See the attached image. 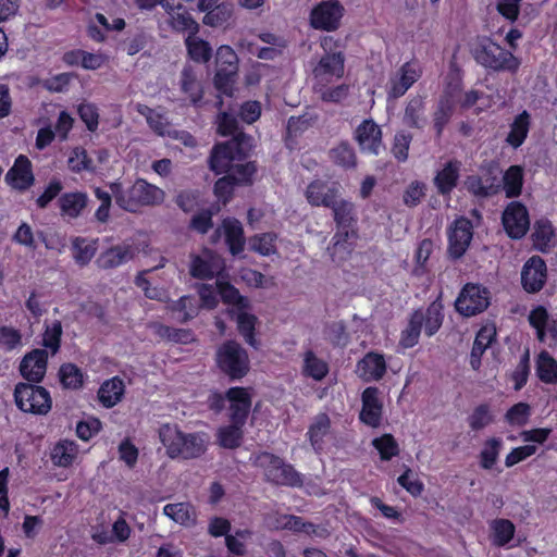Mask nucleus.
Segmentation results:
<instances>
[{
  "mask_svg": "<svg viewBox=\"0 0 557 557\" xmlns=\"http://www.w3.org/2000/svg\"><path fill=\"white\" fill-rule=\"evenodd\" d=\"M253 149V138L240 133L233 139L215 144L209 157L210 170L225 174L214 183V195L226 203L235 186H250L257 173L255 161H247Z\"/></svg>",
  "mask_w": 557,
  "mask_h": 557,
  "instance_id": "1",
  "label": "nucleus"
},
{
  "mask_svg": "<svg viewBox=\"0 0 557 557\" xmlns=\"http://www.w3.org/2000/svg\"><path fill=\"white\" fill-rule=\"evenodd\" d=\"M159 438L171 459L191 460L200 458L208 449L209 436L205 432H183L177 425L162 424Z\"/></svg>",
  "mask_w": 557,
  "mask_h": 557,
  "instance_id": "2",
  "label": "nucleus"
},
{
  "mask_svg": "<svg viewBox=\"0 0 557 557\" xmlns=\"http://www.w3.org/2000/svg\"><path fill=\"white\" fill-rule=\"evenodd\" d=\"M470 53L488 72L516 74L521 65L518 57L487 36L478 37L470 46Z\"/></svg>",
  "mask_w": 557,
  "mask_h": 557,
  "instance_id": "3",
  "label": "nucleus"
},
{
  "mask_svg": "<svg viewBox=\"0 0 557 557\" xmlns=\"http://www.w3.org/2000/svg\"><path fill=\"white\" fill-rule=\"evenodd\" d=\"M111 193L115 203L123 210L136 212L140 207L161 203L164 199V191L148 183L146 180L137 178L132 186L124 188L121 183L110 184Z\"/></svg>",
  "mask_w": 557,
  "mask_h": 557,
  "instance_id": "4",
  "label": "nucleus"
},
{
  "mask_svg": "<svg viewBox=\"0 0 557 557\" xmlns=\"http://www.w3.org/2000/svg\"><path fill=\"white\" fill-rule=\"evenodd\" d=\"M255 467L263 470L267 482L277 486L300 487L304 484L301 473L293 465L273 453L263 450L251 456Z\"/></svg>",
  "mask_w": 557,
  "mask_h": 557,
  "instance_id": "5",
  "label": "nucleus"
},
{
  "mask_svg": "<svg viewBox=\"0 0 557 557\" xmlns=\"http://www.w3.org/2000/svg\"><path fill=\"white\" fill-rule=\"evenodd\" d=\"M335 223L332 242L335 248L350 249L358 238V212L349 199L339 198L329 207Z\"/></svg>",
  "mask_w": 557,
  "mask_h": 557,
  "instance_id": "6",
  "label": "nucleus"
},
{
  "mask_svg": "<svg viewBox=\"0 0 557 557\" xmlns=\"http://www.w3.org/2000/svg\"><path fill=\"white\" fill-rule=\"evenodd\" d=\"M218 369L230 381H240L250 370V360L247 350L236 341L228 339L222 343L215 352Z\"/></svg>",
  "mask_w": 557,
  "mask_h": 557,
  "instance_id": "7",
  "label": "nucleus"
},
{
  "mask_svg": "<svg viewBox=\"0 0 557 557\" xmlns=\"http://www.w3.org/2000/svg\"><path fill=\"white\" fill-rule=\"evenodd\" d=\"M13 397L16 407L25 413L46 416L52 408L50 392L39 384L18 382Z\"/></svg>",
  "mask_w": 557,
  "mask_h": 557,
  "instance_id": "8",
  "label": "nucleus"
},
{
  "mask_svg": "<svg viewBox=\"0 0 557 557\" xmlns=\"http://www.w3.org/2000/svg\"><path fill=\"white\" fill-rule=\"evenodd\" d=\"M320 45L325 53L313 69L314 76L329 79L342 78L345 73V54L336 50L339 47V40L333 36H324Z\"/></svg>",
  "mask_w": 557,
  "mask_h": 557,
  "instance_id": "9",
  "label": "nucleus"
},
{
  "mask_svg": "<svg viewBox=\"0 0 557 557\" xmlns=\"http://www.w3.org/2000/svg\"><path fill=\"white\" fill-rule=\"evenodd\" d=\"M345 8L339 0H322L309 13V24L315 30L336 32L345 15Z\"/></svg>",
  "mask_w": 557,
  "mask_h": 557,
  "instance_id": "10",
  "label": "nucleus"
},
{
  "mask_svg": "<svg viewBox=\"0 0 557 557\" xmlns=\"http://www.w3.org/2000/svg\"><path fill=\"white\" fill-rule=\"evenodd\" d=\"M491 302V293L487 287L479 283H467L460 290L455 308L463 317H473L487 309Z\"/></svg>",
  "mask_w": 557,
  "mask_h": 557,
  "instance_id": "11",
  "label": "nucleus"
},
{
  "mask_svg": "<svg viewBox=\"0 0 557 557\" xmlns=\"http://www.w3.org/2000/svg\"><path fill=\"white\" fill-rule=\"evenodd\" d=\"M473 238V224L470 219L459 216L447 231V253L450 259H460L468 250Z\"/></svg>",
  "mask_w": 557,
  "mask_h": 557,
  "instance_id": "12",
  "label": "nucleus"
},
{
  "mask_svg": "<svg viewBox=\"0 0 557 557\" xmlns=\"http://www.w3.org/2000/svg\"><path fill=\"white\" fill-rule=\"evenodd\" d=\"M502 222L511 239H521L530 227L527 207L519 201L510 202L503 212Z\"/></svg>",
  "mask_w": 557,
  "mask_h": 557,
  "instance_id": "13",
  "label": "nucleus"
},
{
  "mask_svg": "<svg viewBox=\"0 0 557 557\" xmlns=\"http://www.w3.org/2000/svg\"><path fill=\"white\" fill-rule=\"evenodd\" d=\"M49 352L46 349L34 348L26 352L18 367L21 376L26 381L40 384L47 373Z\"/></svg>",
  "mask_w": 557,
  "mask_h": 557,
  "instance_id": "14",
  "label": "nucleus"
},
{
  "mask_svg": "<svg viewBox=\"0 0 557 557\" xmlns=\"http://www.w3.org/2000/svg\"><path fill=\"white\" fill-rule=\"evenodd\" d=\"M305 197L312 207L329 208L341 198V185L315 178L307 185Z\"/></svg>",
  "mask_w": 557,
  "mask_h": 557,
  "instance_id": "15",
  "label": "nucleus"
},
{
  "mask_svg": "<svg viewBox=\"0 0 557 557\" xmlns=\"http://www.w3.org/2000/svg\"><path fill=\"white\" fill-rule=\"evenodd\" d=\"M547 281V265L540 256L530 257L522 267L521 285L529 294L539 293Z\"/></svg>",
  "mask_w": 557,
  "mask_h": 557,
  "instance_id": "16",
  "label": "nucleus"
},
{
  "mask_svg": "<svg viewBox=\"0 0 557 557\" xmlns=\"http://www.w3.org/2000/svg\"><path fill=\"white\" fill-rule=\"evenodd\" d=\"M226 397L230 401V422L245 426L252 405L248 388L243 386L230 387L226 391Z\"/></svg>",
  "mask_w": 557,
  "mask_h": 557,
  "instance_id": "17",
  "label": "nucleus"
},
{
  "mask_svg": "<svg viewBox=\"0 0 557 557\" xmlns=\"http://www.w3.org/2000/svg\"><path fill=\"white\" fill-rule=\"evenodd\" d=\"M361 403L359 420L370 428H379L383 418V403L380 399L379 388L375 386L366 387L361 394Z\"/></svg>",
  "mask_w": 557,
  "mask_h": 557,
  "instance_id": "18",
  "label": "nucleus"
},
{
  "mask_svg": "<svg viewBox=\"0 0 557 557\" xmlns=\"http://www.w3.org/2000/svg\"><path fill=\"white\" fill-rule=\"evenodd\" d=\"M381 127L372 120H363L355 129L354 138L362 152L377 156L383 145Z\"/></svg>",
  "mask_w": 557,
  "mask_h": 557,
  "instance_id": "19",
  "label": "nucleus"
},
{
  "mask_svg": "<svg viewBox=\"0 0 557 557\" xmlns=\"http://www.w3.org/2000/svg\"><path fill=\"white\" fill-rule=\"evenodd\" d=\"M5 182L12 188L24 191L35 183L33 164L27 156L18 154L5 174Z\"/></svg>",
  "mask_w": 557,
  "mask_h": 557,
  "instance_id": "20",
  "label": "nucleus"
},
{
  "mask_svg": "<svg viewBox=\"0 0 557 557\" xmlns=\"http://www.w3.org/2000/svg\"><path fill=\"white\" fill-rule=\"evenodd\" d=\"M356 368L358 376L367 383L382 380L387 371L384 356L375 351L367 352Z\"/></svg>",
  "mask_w": 557,
  "mask_h": 557,
  "instance_id": "21",
  "label": "nucleus"
},
{
  "mask_svg": "<svg viewBox=\"0 0 557 557\" xmlns=\"http://www.w3.org/2000/svg\"><path fill=\"white\" fill-rule=\"evenodd\" d=\"M332 434V421L326 412L315 414L306 433L310 446L317 454H321L325 448V440Z\"/></svg>",
  "mask_w": 557,
  "mask_h": 557,
  "instance_id": "22",
  "label": "nucleus"
},
{
  "mask_svg": "<svg viewBox=\"0 0 557 557\" xmlns=\"http://www.w3.org/2000/svg\"><path fill=\"white\" fill-rule=\"evenodd\" d=\"M421 75L422 70L417 61L405 62L399 69L398 76L391 79L389 95L393 98L404 96Z\"/></svg>",
  "mask_w": 557,
  "mask_h": 557,
  "instance_id": "23",
  "label": "nucleus"
},
{
  "mask_svg": "<svg viewBox=\"0 0 557 557\" xmlns=\"http://www.w3.org/2000/svg\"><path fill=\"white\" fill-rule=\"evenodd\" d=\"M461 162L457 159L447 161L433 178V184L441 196H450L460 177Z\"/></svg>",
  "mask_w": 557,
  "mask_h": 557,
  "instance_id": "24",
  "label": "nucleus"
},
{
  "mask_svg": "<svg viewBox=\"0 0 557 557\" xmlns=\"http://www.w3.org/2000/svg\"><path fill=\"white\" fill-rule=\"evenodd\" d=\"M223 237L232 256L240 255L246 245L243 224L235 218L222 220Z\"/></svg>",
  "mask_w": 557,
  "mask_h": 557,
  "instance_id": "25",
  "label": "nucleus"
},
{
  "mask_svg": "<svg viewBox=\"0 0 557 557\" xmlns=\"http://www.w3.org/2000/svg\"><path fill=\"white\" fill-rule=\"evenodd\" d=\"M531 125V114L527 110L518 113L509 124V132L505 138V143L512 149L520 148L528 138Z\"/></svg>",
  "mask_w": 557,
  "mask_h": 557,
  "instance_id": "26",
  "label": "nucleus"
},
{
  "mask_svg": "<svg viewBox=\"0 0 557 557\" xmlns=\"http://www.w3.org/2000/svg\"><path fill=\"white\" fill-rule=\"evenodd\" d=\"M134 257L129 245H116L103 250L96 259V264L101 270L115 269Z\"/></svg>",
  "mask_w": 557,
  "mask_h": 557,
  "instance_id": "27",
  "label": "nucleus"
},
{
  "mask_svg": "<svg viewBox=\"0 0 557 557\" xmlns=\"http://www.w3.org/2000/svg\"><path fill=\"white\" fill-rule=\"evenodd\" d=\"M78 455V445L76 442L62 438L50 448V460L54 467L70 468L75 462Z\"/></svg>",
  "mask_w": 557,
  "mask_h": 557,
  "instance_id": "28",
  "label": "nucleus"
},
{
  "mask_svg": "<svg viewBox=\"0 0 557 557\" xmlns=\"http://www.w3.org/2000/svg\"><path fill=\"white\" fill-rule=\"evenodd\" d=\"M555 228L547 218H541L533 224L531 240L533 248L542 253H547L554 246Z\"/></svg>",
  "mask_w": 557,
  "mask_h": 557,
  "instance_id": "29",
  "label": "nucleus"
},
{
  "mask_svg": "<svg viewBox=\"0 0 557 557\" xmlns=\"http://www.w3.org/2000/svg\"><path fill=\"white\" fill-rule=\"evenodd\" d=\"M88 205V196L84 191L64 193L58 198L60 214L63 218L77 219Z\"/></svg>",
  "mask_w": 557,
  "mask_h": 557,
  "instance_id": "30",
  "label": "nucleus"
},
{
  "mask_svg": "<svg viewBox=\"0 0 557 557\" xmlns=\"http://www.w3.org/2000/svg\"><path fill=\"white\" fill-rule=\"evenodd\" d=\"M181 91L187 95L190 103L198 108L201 107L203 99V87L198 81L196 72L191 66H184L180 79Z\"/></svg>",
  "mask_w": 557,
  "mask_h": 557,
  "instance_id": "31",
  "label": "nucleus"
},
{
  "mask_svg": "<svg viewBox=\"0 0 557 557\" xmlns=\"http://www.w3.org/2000/svg\"><path fill=\"white\" fill-rule=\"evenodd\" d=\"M403 122L410 128H424L426 125L424 96L417 95L408 100L405 107Z\"/></svg>",
  "mask_w": 557,
  "mask_h": 557,
  "instance_id": "32",
  "label": "nucleus"
},
{
  "mask_svg": "<svg viewBox=\"0 0 557 557\" xmlns=\"http://www.w3.org/2000/svg\"><path fill=\"white\" fill-rule=\"evenodd\" d=\"M125 392V385L122 379L113 376L104 381L98 389V399L106 408H112L121 401Z\"/></svg>",
  "mask_w": 557,
  "mask_h": 557,
  "instance_id": "33",
  "label": "nucleus"
},
{
  "mask_svg": "<svg viewBox=\"0 0 557 557\" xmlns=\"http://www.w3.org/2000/svg\"><path fill=\"white\" fill-rule=\"evenodd\" d=\"M496 336V331L493 327L483 326L475 335L471 354L470 364L472 369L478 370L481 366V358L485 350L491 346Z\"/></svg>",
  "mask_w": 557,
  "mask_h": 557,
  "instance_id": "34",
  "label": "nucleus"
},
{
  "mask_svg": "<svg viewBox=\"0 0 557 557\" xmlns=\"http://www.w3.org/2000/svg\"><path fill=\"white\" fill-rule=\"evenodd\" d=\"M491 541L496 547H506L515 537L516 525L506 518H496L490 523Z\"/></svg>",
  "mask_w": 557,
  "mask_h": 557,
  "instance_id": "35",
  "label": "nucleus"
},
{
  "mask_svg": "<svg viewBox=\"0 0 557 557\" xmlns=\"http://www.w3.org/2000/svg\"><path fill=\"white\" fill-rule=\"evenodd\" d=\"M329 363L319 358L311 349L304 352L301 373L314 381H322L329 374Z\"/></svg>",
  "mask_w": 557,
  "mask_h": 557,
  "instance_id": "36",
  "label": "nucleus"
},
{
  "mask_svg": "<svg viewBox=\"0 0 557 557\" xmlns=\"http://www.w3.org/2000/svg\"><path fill=\"white\" fill-rule=\"evenodd\" d=\"M244 425L230 422L216 430V443L224 449H236L240 447L244 441Z\"/></svg>",
  "mask_w": 557,
  "mask_h": 557,
  "instance_id": "37",
  "label": "nucleus"
},
{
  "mask_svg": "<svg viewBox=\"0 0 557 557\" xmlns=\"http://www.w3.org/2000/svg\"><path fill=\"white\" fill-rule=\"evenodd\" d=\"M462 90V75L460 69L455 62L449 65V72L444 78L443 90L440 95V99L447 100L456 104V99Z\"/></svg>",
  "mask_w": 557,
  "mask_h": 557,
  "instance_id": "38",
  "label": "nucleus"
},
{
  "mask_svg": "<svg viewBox=\"0 0 557 557\" xmlns=\"http://www.w3.org/2000/svg\"><path fill=\"white\" fill-rule=\"evenodd\" d=\"M230 314L233 318L234 315L237 323V330L239 334L245 338L246 343L255 348L258 346V342L256 339V324L257 317L255 314L246 312V310H236L231 309Z\"/></svg>",
  "mask_w": 557,
  "mask_h": 557,
  "instance_id": "39",
  "label": "nucleus"
},
{
  "mask_svg": "<svg viewBox=\"0 0 557 557\" xmlns=\"http://www.w3.org/2000/svg\"><path fill=\"white\" fill-rule=\"evenodd\" d=\"M139 114L146 117L149 127L159 136H172L171 123L164 112H159L146 104L137 108Z\"/></svg>",
  "mask_w": 557,
  "mask_h": 557,
  "instance_id": "40",
  "label": "nucleus"
},
{
  "mask_svg": "<svg viewBox=\"0 0 557 557\" xmlns=\"http://www.w3.org/2000/svg\"><path fill=\"white\" fill-rule=\"evenodd\" d=\"M215 286L222 301L234 306L235 311L247 310L250 307L248 298L240 295L239 290L230 282L218 278Z\"/></svg>",
  "mask_w": 557,
  "mask_h": 557,
  "instance_id": "41",
  "label": "nucleus"
},
{
  "mask_svg": "<svg viewBox=\"0 0 557 557\" xmlns=\"http://www.w3.org/2000/svg\"><path fill=\"white\" fill-rule=\"evenodd\" d=\"M422 309L413 310L407 326L401 331L399 345L403 348H412L419 343L422 331Z\"/></svg>",
  "mask_w": 557,
  "mask_h": 557,
  "instance_id": "42",
  "label": "nucleus"
},
{
  "mask_svg": "<svg viewBox=\"0 0 557 557\" xmlns=\"http://www.w3.org/2000/svg\"><path fill=\"white\" fill-rule=\"evenodd\" d=\"M58 377L63 389L77 391L84 385L83 370L72 362H64L60 366Z\"/></svg>",
  "mask_w": 557,
  "mask_h": 557,
  "instance_id": "43",
  "label": "nucleus"
},
{
  "mask_svg": "<svg viewBox=\"0 0 557 557\" xmlns=\"http://www.w3.org/2000/svg\"><path fill=\"white\" fill-rule=\"evenodd\" d=\"M494 178L483 180L480 175H468L465 180L467 191L475 198H487L498 193L499 186L494 184Z\"/></svg>",
  "mask_w": 557,
  "mask_h": 557,
  "instance_id": "44",
  "label": "nucleus"
},
{
  "mask_svg": "<svg viewBox=\"0 0 557 557\" xmlns=\"http://www.w3.org/2000/svg\"><path fill=\"white\" fill-rule=\"evenodd\" d=\"M330 160L344 170L355 169L357 165V156L352 146L346 141H341L329 151Z\"/></svg>",
  "mask_w": 557,
  "mask_h": 557,
  "instance_id": "45",
  "label": "nucleus"
},
{
  "mask_svg": "<svg viewBox=\"0 0 557 557\" xmlns=\"http://www.w3.org/2000/svg\"><path fill=\"white\" fill-rule=\"evenodd\" d=\"M523 182V168L521 165H510L503 175V189L506 197H519L522 193Z\"/></svg>",
  "mask_w": 557,
  "mask_h": 557,
  "instance_id": "46",
  "label": "nucleus"
},
{
  "mask_svg": "<svg viewBox=\"0 0 557 557\" xmlns=\"http://www.w3.org/2000/svg\"><path fill=\"white\" fill-rule=\"evenodd\" d=\"M456 104L448 102L447 100L437 99L434 110L432 112V123L435 136L441 138L444 129L450 122Z\"/></svg>",
  "mask_w": 557,
  "mask_h": 557,
  "instance_id": "47",
  "label": "nucleus"
},
{
  "mask_svg": "<svg viewBox=\"0 0 557 557\" xmlns=\"http://www.w3.org/2000/svg\"><path fill=\"white\" fill-rule=\"evenodd\" d=\"M97 239L88 240L85 237L77 236L72 240L73 259L79 267H86L92 260L97 252Z\"/></svg>",
  "mask_w": 557,
  "mask_h": 557,
  "instance_id": "48",
  "label": "nucleus"
},
{
  "mask_svg": "<svg viewBox=\"0 0 557 557\" xmlns=\"http://www.w3.org/2000/svg\"><path fill=\"white\" fill-rule=\"evenodd\" d=\"M443 309L442 302L435 300L428 306L425 311L422 310V326H424L426 336L435 335L441 329L444 321Z\"/></svg>",
  "mask_w": 557,
  "mask_h": 557,
  "instance_id": "49",
  "label": "nucleus"
},
{
  "mask_svg": "<svg viewBox=\"0 0 557 557\" xmlns=\"http://www.w3.org/2000/svg\"><path fill=\"white\" fill-rule=\"evenodd\" d=\"M163 513L184 527L196 524V512L188 503L168 504L163 507Z\"/></svg>",
  "mask_w": 557,
  "mask_h": 557,
  "instance_id": "50",
  "label": "nucleus"
},
{
  "mask_svg": "<svg viewBox=\"0 0 557 557\" xmlns=\"http://www.w3.org/2000/svg\"><path fill=\"white\" fill-rule=\"evenodd\" d=\"M197 34H188L185 46L189 58L197 63H207L212 58V48L207 40L198 38Z\"/></svg>",
  "mask_w": 557,
  "mask_h": 557,
  "instance_id": "51",
  "label": "nucleus"
},
{
  "mask_svg": "<svg viewBox=\"0 0 557 557\" xmlns=\"http://www.w3.org/2000/svg\"><path fill=\"white\" fill-rule=\"evenodd\" d=\"M503 448V440L500 437H488L483 444V448L479 455L480 467L484 470H491L498 460Z\"/></svg>",
  "mask_w": 557,
  "mask_h": 557,
  "instance_id": "52",
  "label": "nucleus"
},
{
  "mask_svg": "<svg viewBox=\"0 0 557 557\" xmlns=\"http://www.w3.org/2000/svg\"><path fill=\"white\" fill-rule=\"evenodd\" d=\"M536 375L543 383H557V361L545 350L537 356Z\"/></svg>",
  "mask_w": 557,
  "mask_h": 557,
  "instance_id": "53",
  "label": "nucleus"
},
{
  "mask_svg": "<svg viewBox=\"0 0 557 557\" xmlns=\"http://www.w3.org/2000/svg\"><path fill=\"white\" fill-rule=\"evenodd\" d=\"M62 334V323L59 320H54L52 323L45 326L41 345L45 347L44 349L50 352L51 356L59 352L61 348Z\"/></svg>",
  "mask_w": 557,
  "mask_h": 557,
  "instance_id": "54",
  "label": "nucleus"
},
{
  "mask_svg": "<svg viewBox=\"0 0 557 557\" xmlns=\"http://www.w3.org/2000/svg\"><path fill=\"white\" fill-rule=\"evenodd\" d=\"M169 23L172 29L178 33L197 34L199 30L198 23L182 4H177V11L171 14Z\"/></svg>",
  "mask_w": 557,
  "mask_h": 557,
  "instance_id": "55",
  "label": "nucleus"
},
{
  "mask_svg": "<svg viewBox=\"0 0 557 557\" xmlns=\"http://www.w3.org/2000/svg\"><path fill=\"white\" fill-rule=\"evenodd\" d=\"M218 212V208L210 207L197 210L191 216L188 227L200 235L207 234L213 227V215Z\"/></svg>",
  "mask_w": 557,
  "mask_h": 557,
  "instance_id": "56",
  "label": "nucleus"
},
{
  "mask_svg": "<svg viewBox=\"0 0 557 557\" xmlns=\"http://www.w3.org/2000/svg\"><path fill=\"white\" fill-rule=\"evenodd\" d=\"M467 421L472 431H480L488 426L494 422L491 406L487 403L478 405L469 414Z\"/></svg>",
  "mask_w": 557,
  "mask_h": 557,
  "instance_id": "57",
  "label": "nucleus"
},
{
  "mask_svg": "<svg viewBox=\"0 0 557 557\" xmlns=\"http://www.w3.org/2000/svg\"><path fill=\"white\" fill-rule=\"evenodd\" d=\"M372 446L379 451L382 461H389L400 451L397 441L389 433L373 438Z\"/></svg>",
  "mask_w": 557,
  "mask_h": 557,
  "instance_id": "58",
  "label": "nucleus"
},
{
  "mask_svg": "<svg viewBox=\"0 0 557 557\" xmlns=\"http://www.w3.org/2000/svg\"><path fill=\"white\" fill-rule=\"evenodd\" d=\"M549 320L548 311L542 305L534 307L529 313V324L535 330L536 338L540 342H544L546 338Z\"/></svg>",
  "mask_w": 557,
  "mask_h": 557,
  "instance_id": "59",
  "label": "nucleus"
},
{
  "mask_svg": "<svg viewBox=\"0 0 557 557\" xmlns=\"http://www.w3.org/2000/svg\"><path fill=\"white\" fill-rule=\"evenodd\" d=\"M232 15L233 5L228 2H222L205 14L202 23L211 27H221L231 20Z\"/></svg>",
  "mask_w": 557,
  "mask_h": 557,
  "instance_id": "60",
  "label": "nucleus"
},
{
  "mask_svg": "<svg viewBox=\"0 0 557 557\" xmlns=\"http://www.w3.org/2000/svg\"><path fill=\"white\" fill-rule=\"evenodd\" d=\"M233 69L235 67L233 66ZM236 74L237 70H232L230 67H225L222 65H220V67H216V72L214 75L215 88L226 96H232Z\"/></svg>",
  "mask_w": 557,
  "mask_h": 557,
  "instance_id": "61",
  "label": "nucleus"
},
{
  "mask_svg": "<svg viewBox=\"0 0 557 557\" xmlns=\"http://www.w3.org/2000/svg\"><path fill=\"white\" fill-rule=\"evenodd\" d=\"M531 416V407L527 403H517L511 406L506 414L505 420L508 424L512 426H523L528 423L529 418Z\"/></svg>",
  "mask_w": 557,
  "mask_h": 557,
  "instance_id": "62",
  "label": "nucleus"
},
{
  "mask_svg": "<svg viewBox=\"0 0 557 557\" xmlns=\"http://www.w3.org/2000/svg\"><path fill=\"white\" fill-rule=\"evenodd\" d=\"M171 311L177 312V320L185 323L197 315L198 308L193 304L190 296H182L171 305Z\"/></svg>",
  "mask_w": 557,
  "mask_h": 557,
  "instance_id": "63",
  "label": "nucleus"
},
{
  "mask_svg": "<svg viewBox=\"0 0 557 557\" xmlns=\"http://www.w3.org/2000/svg\"><path fill=\"white\" fill-rule=\"evenodd\" d=\"M327 339L334 347H346L350 335L344 321L333 322L327 327Z\"/></svg>",
  "mask_w": 557,
  "mask_h": 557,
  "instance_id": "64",
  "label": "nucleus"
}]
</instances>
